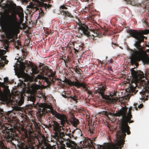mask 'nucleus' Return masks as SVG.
Listing matches in <instances>:
<instances>
[{"instance_id": "obj_1", "label": "nucleus", "mask_w": 149, "mask_h": 149, "mask_svg": "<svg viewBox=\"0 0 149 149\" xmlns=\"http://www.w3.org/2000/svg\"><path fill=\"white\" fill-rule=\"evenodd\" d=\"M10 1L9 3L5 4L2 8L6 10L8 13H11V14H8L6 15L1 17L0 26L2 28H7L8 38L11 39L13 38L20 31V24L16 15L18 14L20 19H22L24 16L22 8L20 6H17L15 4L13 3L12 1Z\"/></svg>"}, {"instance_id": "obj_2", "label": "nucleus", "mask_w": 149, "mask_h": 149, "mask_svg": "<svg viewBox=\"0 0 149 149\" xmlns=\"http://www.w3.org/2000/svg\"><path fill=\"white\" fill-rule=\"evenodd\" d=\"M131 37L136 40L134 45L138 50L135 48L134 49L128 48V50L130 52L131 56L130 57L131 64H135L136 67L138 65V62L141 61L144 63L149 62V58L146 52L144 50L143 47L141 45V43L144 42V39H147V38L144 36L143 34L149 33V30H145L142 33L136 30L130 29L128 31Z\"/></svg>"}, {"instance_id": "obj_3", "label": "nucleus", "mask_w": 149, "mask_h": 149, "mask_svg": "<svg viewBox=\"0 0 149 149\" xmlns=\"http://www.w3.org/2000/svg\"><path fill=\"white\" fill-rule=\"evenodd\" d=\"M52 113L57 118L61 120V124L62 125L60 126V123H58L55 121L52 122V125L55 131L54 138L57 141L63 143L64 140L68 142L66 143L67 147L70 148L71 149H74V142L70 139V138L71 139V136L74 137L73 135H72L71 134H64V129L63 127L68 123L66 116L63 114H61L56 111H53Z\"/></svg>"}, {"instance_id": "obj_4", "label": "nucleus", "mask_w": 149, "mask_h": 149, "mask_svg": "<svg viewBox=\"0 0 149 149\" xmlns=\"http://www.w3.org/2000/svg\"><path fill=\"white\" fill-rule=\"evenodd\" d=\"M127 108L126 107H123L118 111H116L113 115L115 117L121 116L120 118L119 121L120 130L121 132L120 139L117 143V145L120 149L123 147L124 142L125 139L126 135V132L128 135L130 134V127L128 125V123H132L134 122L131 119L132 118V115L131 113H127Z\"/></svg>"}, {"instance_id": "obj_5", "label": "nucleus", "mask_w": 149, "mask_h": 149, "mask_svg": "<svg viewBox=\"0 0 149 149\" xmlns=\"http://www.w3.org/2000/svg\"><path fill=\"white\" fill-rule=\"evenodd\" d=\"M42 74H39L37 76L35 80L37 79H42L47 83V86L53 84L54 82L58 79L56 78L55 73L47 67L42 68Z\"/></svg>"}, {"instance_id": "obj_6", "label": "nucleus", "mask_w": 149, "mask_h": 149, "mask_svg": "<svg viewBox=\"0 0 149 149\" xmlns=\"http://www.w3.org/2000/svg\"><path fill=\"white\" fill-rule=\"evenodd\" d=\"M77 20L78 21V22H77V24H79L78 25V29H79V31L81 30L80 34L78 36L79 37L80 36L81 34H84L85 35L87 36L89 39L91 40H94L95 38L94 35L92 33H94L95 34V31H93L91 29H90L88 26L85 24L81 25L79 23V21L78 19H77Z\"/></svg>"}, {"instance_id": "obj_7", "label": "nucleus", "mask_w": 149, "mask_h": 149, "mask_svg": "<svg viewBox=\"0 0 149 149\" xmlns=\"http://www.w3.org/2000/svg\"><path fill=\"white\" fill-rule=\"evenodd\" d=\"M34 1L33 2H30V4L27 6V8L35 9V11L39 10L38 6L43 7L45 9L47 8H49L52 7V5L49 4L44 3L43 2H45L47 1Z\"/></svg>"}, {"instance_id": "obj_8", "label": "nucleus", "mask_w": 149, "mask_h": 149, "mask_svg": "<svg viewBox=\"0 0 149 149\" xmlns=\"http://www.w3.org/2000/svg\"><path fill=\"white\" fill-rule=\"evenodd\" d=\"M106 87L102 86L97 88L95 90V92L96 94H98L99 95H100L104 99H105L108 101L109 102L114 103L117 101L118 99L113 98L112 97H110L109 96L107 95L104 94V92L106 91Z\"/></svg>"}, {"instance_id": "obj_9", "label": "nucleus", "mask_w": 149, "mask_h": 149, "mask_svg": "<svg viewBox=\"0 0 149 149\" xmlns=\"http://www.w3.org/2000/svg\"><path fill=\"white\" fill-rule=\"evenodd\" d=\"M82 141H80L79 143L80 146L82 145V146L84 148H88L90 149V148H94L93 144L94 143L93 142L92 140L88 139L86 140H85L83 142V143L82 144Z\"/></svg>"}, {"instance_id": "obj_10", "label": "nucleus", "mask_w": 149, "mask_h": 149, "mask_svg": "<svg viewBox=\"0 0 149 149\" xmlns=\"http://www.w3.org/2000/svg\"><path fill=\"white\" fill-rule=\"evenodd\" d=\"M75 72L77 73L76 76H75V80L76 81H79V80L81 79L83 77V74L82 70L77 66H75Z\"/></svg>"}, {"instance_id": "obj_11", "label": "nucleus", "mask_w": 149, "mask_h": 149, "mask_svg": "<svg viewBox=\"0 0 149 149\" xmlns=\"http://www.w3.org/2000/svg\"><path fill=\"white\" fill-rule=\"evenodd\" d=\"M60 12H61V14L65 17H72V16L68 11H64V9H66L67 8L64 6H61L60 7Z\"/></svg>"}, {"instance_id": "obj_12", "label": "nucleus", "mask_w": 149, "mask_h": 149, "mask_svg": "<svg viewBox=\"0 0 149 149\" xmlns=\"http://www.w3.org/2000/svg\"><path fill=\"white\" fill-rule=\"evenodd\" d=\"M135 68H132L131 70V74L132 76L134 77H137L140 75V78H144L145 77L143 73V72H141V73L139 74L137 71H136L134 70V69Z\"/></svg>"}, {"instance_id": "obj_13", "label": "nucleus", "mask_w": 149, "mask_h": 149, "mask_svg": "<svg viewBox=\"0 0 149 149\" xmlns=\"http://www.w3.org/2000/svg\"><path fill=\"white\" fill-rule=\"evenodd\" d=\"M74 42H70L68 44V46L69 48V49L70 52V57H73V55L74 53Z\"/></svg>"}, {"instance_id": "obj_14", "label": "nucleus", "mask_w": 149, "mask_h": 149, "mask_svg": "<svg viewBox=\"0 0 149 149\" xmlns=\"http://www.w3.org/2000/svg\"><path fill=\"white\" fill-rule=\"evenodd\" d=\"M75 87H77V88L82 87L85 89V91H88L84 83L83 82H80V81H75Z\"/></svg>"}, {"instance_id": "obj_15", "label": "nucleus", "mask_w": 149, "mask_h": 149, "mask_svg": "<svg viewBox=\"0 0 149 149\" xmlns=\"http://www.w3.org/2000/svg\"><path fill=\"white\" fill-rule=\"evenodd\" d=\"M29 62L30 64L28 65L27 66L28 68H31L32 72H30V73L33 74H37L38 71L37 69V67L36 65H34L33 63H30V61Z\"/></svg>"}, {"instance_id": "obj_16", "label": "nucleus", "mask_w": 149, "mask_h": 149, "mask_svg": "<svg viewBox=\"0 0 149 149\" xmlns=\"http://www.w3.org/2000/svg\"><path fill=\"white\" fill-rule=\"evenodd\" d=\"M39 144L40 146H43L41 149H49L47 146V143L46 142V139L45 137L43 138L42 139H41L40 140H38Z\"/></svg>"}, {"instance_id": "obj_17", "label": "nucleus", "mask_w": 149, "mask_h": 149, "mask_svg": "<svg viewBox=\"0 0 149 149\" xmlns=\"http://www.w3.org/2000/svg\"><path fill=\"white\" fill-rule=\"evenodd\" d=\"M137 86V85L136 82L132 81V84L130 85L129 88L128 89V91L130 93L134 92L136 93L135 90Z\"/></svg>"}, {"instance_id": "obj_18", "label": "nucleus", "mask_w": 149, "mask_h": 149, "mask_svg": "<svg viewBox=\"0 0 149 149\" xmlns=\"http://www.w3.org/2000/svg\"><path fill=\"white\" fill-rule=\"evenodd\" d=\"M13 113L11 111H8L6 113V115L5 116L6 121L10 122L12 121L11 119L13 118Z\"/></svg>"}, {"instance_id": "obj_19", "label": "nucleus", "mask_w": 149, "mask_h": 149, "mask_svg": "<svg viewBox=\"0 0 149 149\" xmlns=\"http://www.w3.org/2000/svg\"><path fill=\"white\" fill-rule=\"evenodd\" d=\"M78 42L75 41V52H77L78 50H81L83 49L82 44L80 41H78Z\"/></svg>"}, {"instance_id": "obj_20", "label": "nucleus", "mask_w": 149, "mask_h": 149, "mask_svg": "<svg viewBox=\"0 0 149 149\" xmlns=\"http://www.w3.org/2000/svg\"><path fill=\"white\" fill-rule=\"evenodd\" d=\"M148 89H149V86L148 87V88L146 87L144 88L142 91L140 92V94L141 95H145L147 97L148 96V94H149V91Z\"/></svg>"}, {"instance_id": "obj_21", "label": "nucleus", "mask_w": 149, "mask_h": 149, "mask_svg": "<svg viewBox=\"0 0 149 149\" xmlns=\"http://www.w3.org/2000/svg\"><path fill=\"white\" fill-rule=\"evenodd\" d=\"M36 98L33 96H31L28 97V100L32 102V103L30 104V105L31 107H36V105L34 104V102L36 101Z\"/></svg>"}, {"instance_id": "obj_22", "label": "nucleus", "mask_w": 149, "mask_h": 149, "mask_svg": "<svg viewBox=\"0 0 149 149\" xmlns=\"http://www.w3.org/2000/svg\"><path fill=\"white\" fill-rule=\"evenodd\" d=\"M76 129H75V133L76 136H75V140H76L78 137L79 138L81 136L82 134L81 130L78 128H77V127L76 128Z\"/></svg>"}, {"instance_id": "obj_23", "label": "nucleus", "mask_w": 149, "mask_h": 149, "mask_svg": "<svg viewBox=\"0 0 149 149\" xmlns=\"http://www.w3.org/2000/svg\"><path fill=\"white\" fill-rule=\"evenodd\" d=\"M8 61L6 60L5 58H1V59L0 60V67H3L5 64H8Z\"/></svg>"}, {"instance_id": "obj_24", "label": "nucleus", "mask_w": 149, "mask_h": 149, "mask_svg": "<svg viewBox=\"0 0 149 149\" xmlns=\"http://www.w3.org/2000/svg\"><path fill=\"white\" fill-rule=\"evenodd\" d=\"M18 144H17V146L19 149H24V142L21 141L19 139H17Z\"/></svg>"}, {"instance_id": "obj_25", "label": "nucleus", "mask_w": 149, "mask_h": 149, "mask_svg": "<svg viewBox=\"0 0 149 149\" xmlns=\"http://www.w3.org/2000/svg\"><path fill=\"white\" fill-rule=\"evenodd\" d=\"M13 42L15 47L17 49H19L21 47V43L20 40H17V41H14Z\"/></svg>"}, {"instance_id": "obj_26", "label": "nucleus", "mask_w": 149, "mask_h": 149, "mask_svg": "<svg viewBox=\"0 0 149 149\" xmlns=\"http://www.w3.org/2000/svg\"><path fill=\"white\" fill-rule=\"evenodd\" d=\"M46 109L45 108L40 109L39 110L38 112L40 117H42L44 116L46 114Z\"/></svg>"}, {"instance_id": "obj_27", "label": "nucleus", "mask_w": 149, "mask_h": 149, "mask_svg": "<svg viewBox=\"0 0 149 149\" xmlns=\"http://www.w3.org/2000/svg\"><path fill=\"white\" fill-rule=\"evenodd\" d=\"M125 3H126L127 4H130L131 5L133 6H140V4H137L136 3V1H125Z\"/></svg>"}, {"instance_id": "obj_28", "label": "nucleus", "mask_w": 149, "mask_h": 149, "mask_svg": "<svg viewBox=\"0 0 149 149\" xmlns=\"http://www.w3.org/2000/svg\"><path fill=\"white\" fill-rule=\"evenodd\" d=\"M65 82L68 84L70 86H74V82H72L69 79L66 78L64 80Z\"/></svg>"}, {"instance_id": "obj_29", "label": "nucleus", "mask_w": 149, "mask_h": 149, "mask_svg": "<svg viewBox=\"0 0 149 149\" xmlns=\"http://www.w3.org/2000/svg\"><path fill=\"white\" fill-rule=\"evenodd\" d=\"M77 19H78V20H79V23H80V24H81V25H83V24H82L81 22V21L79 20V18H78L77 17H76V16L75 17V22H76V24H77V26L76 27H75V29H77V30H76V31H77V32L78 31V33H80V32H81V30L80 31H79V29H78V24H79V23L78 24H77V22H78V20H77Z\"/></svg>"}, {"instance_id": "obj_30", "label": "nucleus", "mask_w": 149, "mask_h": 149, "mask_svg": "<svg viewBox=\"0 0 149 149\" xmlns=\"http://www.w3.org/2000/svg\"><path fill=\"white\" fill-rule=\"evenodd\" d=\"M4 143L2 141H0V149H9L5 145Z\"/></svg>"}, {"instance_id": "obj_31", "label": "nucleus", "mask_w": 149, "mask_h": 149, "mask_svg": "<svg viewBox=\"0 0 149 149\" xmlns=\"http://www.w3.org/2000/svg\"><path fill=\"white\" fill-rule=\"evenodd\" d=\"M24 98L23 96H21L18 102V105L19 106H21L24 102Z\"/></svg>"}, {"instance_id": "obj_32", "label": "nucleus", "mask_w": 149, "mask_h": 149, "mask_svg": "<svg viewBox=\"0 0 149 149\" xmlns=\"http://www.w3.org/2000/svg\"><path fill=\"white\" fill-rule=\"evenodd\" d=\"M102 113L107 116H108L109 115L114 116L113 114L114 113H112L109 112L107 111H104L102 112Z\"/></svg>"}, {"instance_id": "obj_33", "label": "nucleus", "mask_w": 149, "mask_h": 149, "mask_svg": "<svg viewBox=\"0 0 149 149\" xmlns=\"http://www.w3.org/2000/svg\"><path fill=\"white\" fill-rule=\"evenodd\" d=\"M70 113L73 120L72 122V125L74 127V113H73L71 111Z\"/></svg>"}, {"instance_id": "obj_34", "label": "nucleus", "mask_w": 149, "mask_h": 149, "mask_svg": "<svg viewBox=\"0 0 149 149\" xmlns=\"http://www.w3.org/2000/svg\"><path fill=\"white\" fill-rule=\"evenodd\" d=\"M6 51L3 49H0V57H1L3 55L6 53Z\"/></svg>"}, {"instance_id": "obj_35", "label": "nucleus", "mask_w": 149, "mask_h": 149, "mask_svg": "<svg viewBox=\"0 0 149 149\" xmlns=\"http://www.w3.org/2000/svg\"><path fill=\"white\" fill-rule=\"evenodd\" d=\"M83 108L80 109L79 108H78L76 106H75V113H78L79 112L80 113L81 112Z\"/></svg>"}, {"instance_id": "obj_36", "label": "nucleus", "mask_w": 149, "mask_h": 149, "mask_svg": "<svg viewBox=\"0 0 149 149\" xmlns=\"http://www.w3.org/2000/svg\"><path fill=\"white\" fill-rule=\"evenodd\" d=\"M80 122L79 120L75 118V128L77 127V125L79 124Z\"/></svg>"}, {"instance_id": "obj_37", "label": "nucleus", "mask_w": 149, "mask_h": 149, "mask_svg": "<svg viewBox=\"0 0 149 149\" xmlns=\"http://www.w3.org/2000/svg\"><path fill=\"white\" fill-rule=\"evenodd\" d=\"M44 65V64H42V63H40V64L39 65L38 67L40 68V70H42V68L45 67L43 66V65Z\"/></svg>"}, {"instance_id": "obj_38", "label": "nucleus", "mask_w": 149, "mask_h": 149, "mask_svg": "<svg viewBox=\"0 0 149 149\" xmlns=\"http://www.w3.org/2000/svg\"><path fill=\"white\" fill-rule=\"evenodd\" d=\"M81 148L77 146V144L75 143V149H82L81 146Z\"/></svg>"}, {"instance_id": "obj_39", "label": "nucleus", "mask_w": 149, "mask_h": 149, "mask_svg": "<svg viewBox=\"0 0 149 149\" xmlns=\"http://www.w3.org/2000/svg\"><path fill=\"white\" fill-rule=\"evenodd\" d=\"M39 98V99H40L39 100L41 99L42 98H43L44 99V98H45V96H43L42 95V94H40L38 96Z\"/></svg>"}, {"instance_id": "obj_40", "label": "nucleus", "mask_w": 149, "mask_h": 149, "mask_svg": "<svg viewBox=\"0 0 149 149\" xmlns=\"http://www.w3.org/2000/svg\"><path fill=\"white\" fill-rule=\"evenodd\" d=\"M75 103H77V102H78V100H79L80 101V100H79L76 97V96L75 95Z\"/></svg>"}, {"instance_id": "obj_41", "label": "nucleus", "mask_w": 149, "mask_h": 149, "mask_svg": "<svg viewBox=\"0 0 149 149\" xmlns=\"http://www.w3.org/2000/svg\"><path fill=\"white\" fill-rule=\"evenodd\" d=\"M143 107V105L142 104H140L139 105H138V108L139 109L142 108Z\"/></svg>"}, {"instance_id": "obj_42", "label": "nucleus", "mask_w": 149, "mask_h": 149, "mask_svg": "<svg viewBox=\"0 0 149 149\" xmlns=\"http://www.w3.org/2000/svg\"><path fill=\"white\" fill-rule=\"evenodd\" d=\"M132 107H130L129 109L128 112L127 113H131V111L132 110Z\"/></svg>"}, {"instance_id": "obj_43", "label": "nucleus", "mask_w": 149, "mask_h": 149, "mask_svg": "<svg viewBox=\"0 0 149 149\" xmlns=\"http://www.w3.org/2000/svg\"><path fill=\"white\" fill-rule=\"evenodd\" d=\"M9 48V47L8 45H7V46H5L4 47V48L6 50H8Z\"/></svg>"}, {"instance_id": "obj_44", "label": "nucleus", "mask_w": 149, "mask_h": 149, "mask_svg": "<svg viewBox=\"0 0 149 149\" xmlns=\"http://www.w3.org/2000/svg\"><path fill=\"white\" fill-rule=\"evenodd\" d=\"M4 80L5 81L7 82L8 81V78L5 77L4 78Z\"/></svg>"}, {"instance_id": "obj_45", "label": "nucleus", "mask_w": 149, "mask_h": 149, "mask_svg": "<svg viewBox=\"0 0 149 149\" xmlns=\"http://www.w3.org/2000/svg\"><path fill=\"white\" fill-rule=\"evenodd\" d=\"M87 93L89 94L92 95V92L91 91L88 90L87 91Z\"/></svg>"}, {"instance_id": "obj_46", "label": "nucleus", "mask_w": 149, "mask_h": 149, "mask_svg": "<svg viewBox=\"0 0 149 149\" xmlns=\"http://www.w3.org/2000/svg\"><path fill=\"white\" fill-rule=\"evenodd\" d=\"M136 104H136L135 103L134 104V105L135 106L134 107V108H135V109L136 110H138V108L137 107H136Z\"/></svg>"}, {"instance_id": "obj_47", "label": "nucleus", "mask_w": 149, "mask_h": 149, "mask_svg": "<svg viewBox=\"0 0 149 149\" xmlns=\"http://www.w3.org/2000/svg\"><path fill=\"white\" fill-rule=\"evenodd\" d=\"M108 68L109 70L111 71H113V70L112 69V67L111 66H109L108 67Z\"/></svg>"}, {"instance_id": "obj_48", "label": "nucleus", "mask_w": 149, "mask_h": 149, "mask_svg": "<svg viewBox=\"0 0 149 149\" xmlns=\"http://www.w3.org/2000/svg\"><path fill=\"white\" fill-rule=\"evenodd\" d=\"M39 13H43L44 14L43 12L41 9H40V10H39Z\"/></svg>"}, {"instance_id": "obj_49", "label": "nucleus", "mask_w": 149, "mask_h": 149, "mask_svg": "<svg viewBox=\"0 0 149 149\" xmlns=\"http://www.w3.org/2000/svg\"><path fill=\"white\" fill-rule=\"evenodd\" d=\"M89 129H90V128ZM89 131H90V132L91 134H93L94 132L90 129Z\"/></svg>"}, {"instance_id": "obj_50", "label": "nucleus", "mask_w": 149, "mask_h": 149, "mask_svg": "<svg viewBox=\"0 0 149 149\" xmlns=\"http://www.w3.org/2000/svg\"><path fill=\"white\" fill-rule=\"evenodd\" d=\"M64 146H62L61 147V149H65V145L64 144H63Z\"/></svg>"}, {"instance_id": "obj_51", "label": "nucleus", "mask_w": 149, "mask_h": 149, "mask_svg": "<svg viewBox=\"0 0 149 149\" xmlns=\"http://www.w3.org/2000/svg\"><path fill=\"white\" fill-rule=\"evenodd\" d=\"M113 61V60L112 59H111L110 60V62L111 63H112Z\"/></svg>"}, {"instance_id": "obj_52", "label": "nucleus", "mask_w": 149, "mask_h": 149, "mask_svg": "<svg viewBox=\"0 0 149 149\" xmlns=\"http://www.w3.org/2000/svg\"><path fill=\"white\" fill-rule=\"evenodd\" d=\"M22 1V2H28L29 1H25V0H24V1Z\"/></svg>"}, {"instance_id": "obj_53", "label": "nucleus", "mask_w": 149, "mask_h": 149, "mask_svg": "<svg viewBox=\"0 0 149 149\" xmlns=\"http://www.w3.org/2000/svg\"><path fill=\"white\" fill-rule=\"evenodd\" d=\"M22 53H25L26 52L25 50H23V49H22Z\"/></svg>"}, {"instance_id": "obj_54", "label": "nucleus", "mask_w": 149, "mask_h": 149, "mask_svg": "<svg viewBox=\"0 0 149 149\" xmlns=\"http://www.w3.org/2000/svg\"><path fill=\"white\" fill-rule=\"evenodd\" d=\"M85 9L86 10L87 9V10H88V11H89V9L88 7H85Z\"/></svg>"}, {"instance_id": "obj_55", "label": "nucleus", "mask_w": 149, "mask_h": 149, "mask_svg": "<svg viewBox=\"0 0 149 149\" xmlns=\"http://www.w3.org/2000/svg\"><path fill=\"white\" fill-rule=\"evenodd\" d=\"M2 128V126L1 125V123H0V129Z\"/></svg>"}, {"instance_id": "obj_56", "label": "nucleus", "mask_w": 149, "mask_h": 149, "mask_svg": "<svg viewBox=\"0 0 149 149\" xmlns=\"http://www.w3.org/2000/svg\"><path fill=\"white\" fill-rule=\"evenodd\" d=\"M72 99L74 101V96L72 97Z\"/></svg>"}, {"instance_id": "obj_57", "label": "nucleus", "mask_w": 149, "mask_h": 149, "mask_svg": "<svg viewBox=\"0 0 149 149\" xmlns=\"http://www.w3.org/2000/svg\"><path fill=\"white\" fill-rule=\"evenodd\" d=\"M20 21L21 22H22L23 20V19H21L20 18Z\"/></svg>"}, {"instance_id": "obj_58", "label": "nucleus", "mask_w": 149, "mask_h": 149, "mask_svg": "<svg viewBox=\"0 0 149 149\" xmlns=\"http://www.w3.org/2000/svg\"><path fill=\"white\" fill-rule=\"evenodd\" d=\"M100 62L101 63V64H102V63H103V61L102 62L101 61H100Z\"/></svg>"}, {"instance_id": "obj_59", "label": "nucleus", "mask_w": 149, "mask_h": 149, "mask_svg": "<svg viewBox=\"0 0 149 149\" xmlns=\"http://www.w3.org/2000/svg\"><path fill=\"white\" fill-rule=\"evenodd\" d=\"M74 132V130L72 132V133H73Z\"/></svg>"}, {"instance_id": "obj_60", "label": "nucleus", "mask_w": 149, "mask_h": 149, "mask_svg": "<svg viewBox=\"0 0 149 149\" xmlns=\"http://www.w3.org/2000/svg\"><path fill=\"white\" fill-rule=\"evenodd\" d=\"M97 36V33H96V36Z\"/></svg>"}, {"instance_id": "obj_61", "label": "nucleus", "mask_w": 149, "mask_h": 149, "mask_svg": "<svg viewBox=\"0 0 149 149\" xmlns=\"http://www.w3.org/2000/svg\"><path fill=\"white\" fill-rule=\"evenodd\" d=\"M75 36H76L77 37L78 36L77 35H76L75 34Z\"/></svg>"}, {"instance_id": "obj_62", "label": "nucleus", "mask_w": 149, "mask_h": 149, "mask_svg": "<svg viewBox=\"0 0 149 149\" xmlns=\"http://www.w3.org/2000/svg\"><path fill=\"white\" fill-rule=\"evenodd\" d=\"M87 1V0H86V1Z\"/></svg>"}, {"instance_id": "obj_63", "label": "nucleus", "mask_w": 149, "mask_h": 149, "mask_svg": "<svg viewBox=\"0 0 149 149\" xmlns=\"http://www.w3.org/2000/svg\"><path fill=\"white\" fill-rule=\"evenodd\" d=\"M148 82H148V83L149 84V81H148Z\"/></svg>"}, {"instance_id": "obj_64", "label": "nucleus", "mask_w": 149, "mask_h": 149, "mask_svg": "<svg viewBox=\"0 0 149 149\" xmlns=\"http://www.w3.org/2000/svg\"><path fill=\"white\" fill-rule=\"evenodd\" d=\"M148 44H149V42H148Z\"/></svg>"}]
</instances>
